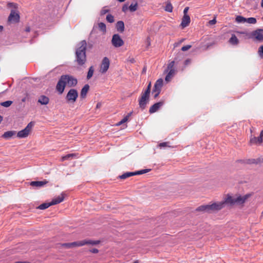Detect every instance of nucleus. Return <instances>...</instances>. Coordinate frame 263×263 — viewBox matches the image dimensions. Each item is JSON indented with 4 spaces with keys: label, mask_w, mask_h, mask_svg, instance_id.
<instances>
[{
    "label": "nucleus",
    "mask_w": 263,
    "mask_h": 263,
    "mask_svg": "<svg viewBox=\"0 0 263 263\" xmlns=\"http://www.w3.org/2000/svg\"><path fill=\"white\" fill-rule=\"evenodd\" d=\"M249 196V195H246L243 196L239 195L237 197H233L228 195L224 201L218 203L214 202L211 204L202 205L196 208L195 211L210 213L222 209L226 203L231 205L234 204L241 205L245 202Z\"/></svg>",
    "instance_id": "1"
},
{
    "label": "nucleus",
    "mask_w": 263,
    "mask_h": 263,
    "mask_svg": "<svg viewBox=\"0 0 263 263\" xmlns=\"http://www.w3.org/2000/svg\"><path fill=\"white\" fill-rule=\"evenodd\" d=\"M87 43L85 40L82 41L78 45L76 50V60L77 65L83 66L86 62V50Z\"/></svg>",
    "instance_id": "2"
},
{
    "label": "nucleus",
    "mask_w": 263,
    "mask_h": 263,
    "mask_svg": "<svg viewBox=\"0 0 263 263\" xmlns=\"http://www.w3.org/2000/svg\"><path fill=\"white\" fill-rule=\"evenodd\" d=\"M64 197L63 194H61V196H59L58 197L53 199L50 202H46L43 203L41 204H40L38 206V209L40 210H45L49 208V206L55 205L58 203H60V202H62L64 200Z\"/></svg>",
    "instance_id": "3"
},
{
    "label": "nucleus",
    "mask_w": 263,
    "mask_h": 263,
    "mask_svg": "<svg viewBox=\"0 0 263 263\" xmlns=\"http://www.w3.org/2000/svg\"><path fill=\"white\" fill-rule=\"evenodd\" d=\"M100 242V240H93L91 239H84L80 241H74L71 242V247L76 248L83 246L85 245H91L92 246L97 245L99 244Z\"/></svg>",
    "instance_id": "4"
},
{
    "label": "nucleus",
    "mask_w": 263,
    "mask_h": 263,
    "mask_svg": "<svg viewBox=\"0 0 263 263\" xmlns=\"http://www.w3.org/2000/svg\"><path fill=\"white\" fill-rule=\"evenodd\" d=\"M78 97V92L76 89H70L66 96V100L68 103H74Z\"/></svg>",
    "instance_id": "5"
},
{
    "label": "nucleus",
    "mask_w": 263,
    "mask_h": 263,
    "mask_svg": "<svg viewBox=\"0 0 263 263\" xmlns=\"http://www.w3.org/2000/svg\"><path fill=\"white\" fill-rule=\"evenodd\" d=\"M66 76H61L56 86V89L60 94H62L66 85Z\"/></svg>",
    "instance_id": "6"
},
{
    "label": "nucleus",
    "mask_w": 263,
    "mask_h": 263,
    "mask_svg": "<svg viewBox=\"0 0 263 263\" xmlns=\"http://www.w3.org/2000/svg\"><path fill=\"white\" fill-rule=\"evenodd\" d=\"M149 100V96L142 92L141 97L139 99L140 108L143 110L146 107Z\"/></svg>",
    "instance_id": "7"
},
{
    "label": "nucleus",
    "mask_w": 263,
    "mask_h": 263,
    "mask_svg": "<svg viewBox=\"0 0 263 263\" xmlns=\"http://www.w3.org/2000/svg\"><path fill=\"white\" fill-rule=\"evenodd\" d=\"M111 43L116 48L120 47L123 45L124 41L118 34H115L112 35Z\"/></svg>",
    "instance_id": "8"
},
{
    "label": "nucleus",
    "mask_w": 263,
    "mask_h": 263,
    "mask_svg": "<svg viewBox=\"0 0 263 263\" xmlns=\"http://www.w3.org/2000/svg\"><path fill=\"white\" fill-rule=\"evenodd\" d=\"M20 16L18 12L15 9L11 10L10 14L8 17V21L11 23H16L20 21Z\"/></svg>",
    "instance_id": "9"
},
{
    "label": "nucleus",
    "mask_w": 263,
    "mask_h": 263,
    "mask_svg": "<svg viewBox=\"0 0 263 263\" xmlns=\"http://www.w3.org/2000/svg\"><path fill=\"white\" fill-rule=\"evenodd\" d=\"M110 64L109 60L107 57H104L101 64L100 72L105 73L109 68Z\"/></svg>",
    "instance_id": "10"
},
{
    "label": "nucleus",
    "mask_w": 263,
    "mask_h": 263,
    "mask_svg": "<svg viewBox=\"0 0 263 263\" xmlns=\"http://www.w3.org/2000/svg\"><path fill=\"white\" fill-rule=\"evenodd\" d=\"M251 36L252 38H254L257 41H263V29L258 28L252 31Z\"/></svg>",
    "instance_id": "11"
},
{
    "label": "nucleus",
    "mask_w": 263,
    "mask_h": 263,
    "mask_svg": "<svg viewBox=\"0 0 263 263\" xmlns=\"http://www.w3.org/2000/svg\"><path fill=\"white\" fill-rule=\"evenodd\" d=\"M163 85V80L162 79H159L156 82L154 87L153 88V91H157V93H156L154 96V99H156L158 97L161 92V89Z\"/></svg>",
    "instance_id": "12"
},
{
    "label": "nucleus",
    "mask_w": 263,
    "mask_h": 263,
    "mask_svg": "<svg viewBox=\"0 0 263 263\" xmlns=\"http://www.w3.org/2000/svg\"><path fill=\"white\" fill-rule=\"evenodd\" d=\"M66 84H68L69 87H74L77 85L78 83V80L76 78H74L72 76L65 74Z\"/></svg>",
    "instance_id": "13"
},
{
    "label": "nucleus",
    "mask_w": 263,
    "mask_h": 263,
    "mask_svg": "<svg viewBox=\"0 0 263 263\" xmlns=\"http://www.w3.org/2000/svg\"><path fill=\"white\" fill-rule=\"evenodd\" d=\"M164 104L163 101H160L153 104L149 109V112L150 114H153L158 110V109L162 107Z\"/></svg>",
    "instance_id": "14"
},
{
    "label": "nucleus",
    "mask_w": 263,
    "mask_h": 263,
    "mask_svg": "<svg viewBox=\"0 0 263 263\" xmlns=\"http://www.w3.org/2000/svg\"><path fill=\"white\" fill-rule=\"evenodd\" d=\"M48 183L46 180L43 181H33L29 183L30 185L32 186H35L37 188L41 187Z\"/></svg>",
    "instance_id": "15"
},
{
    "label": "nucleus",
    "mask_w": 263,
    "mask_h": 263,
    "mask_svg": "<svg viewBox=\"0 0 263 263\" xmlns=\"http://www.w3.org/2000/svg\"><path fill=\"white\" fill-rule=\"evenodd\" d=\"M262 142V140L260 136L258 137L251 136L249 143L251 145H252L254 144H260Z\"/></svg>",
    "instance_id": "16"
},
{
    "label": "nucleus",
    "mask_w": 263,
    "mask_h": 263,
    "mask_svg": "<svg viewBox=\"0 0 263 263\" xmlns=\"http://www.w3.org/2000/svg\"><path fill=\"white\" fill-rule=\"evenodd\" d=\"M191 22L190 17L189 15H183L182 21L181 23V26L182 28L187 27Z\"/></svg>",
    "instance_id": "17"
},
{
    "label": "nucleus",
    "mask_w": 263,
    "mask_h": 263,
    "mask_svg": "<svg viewBox=\"0 0 263 263\" xmlns=\"http://www.w3.org/2000/svg\"><path fill=\"white\" fill-rule=\"evenodd\" d=\"M89 89V86L88 84H85L82 88L80 93V97L82 99L86 98L87 93Z\"/></svg>",
    "instance_id": "18"
},
{
    "label": "nucleus",
    "mask_w": 263,
    "mask_h": 263,
    "mask_svg": "<svg viewBox=\"0 0 263 263\" xmlns=\"http://www.w3.org/2000/svg\"><path fill=\"white\" fill-rule=\"evenodd\" d=\"M49 102V98L45 95H41L38 99V102L41 105H47Z\"/></svg>",
    "instance_id": "19"
},
{
    "label": "nucleus",
    "mask_w": 263,
    "mask_h": 263,
    "mask_svg": "<svg viewBox=\"0 0 263 263\" xmlns=\"http://www.w3.org/2000/svg\"><path fill=\"white\" fill-rule=\"evenodd\" d=\"M116 28L118 32H123L124 31V23L122 21H118L116 24Z\"/></svg>",
    "instance_id": "20"
},
{
    "label": "nucleus",
    "mask_w": 263,
    "mask_h": 263,
    "mask_svg": "<svg viewBox=\"0 0 263 263\" xmlns=\"http://www.w3.org/2000/svg\"><path fill=\"white\" fill-rule=\"evenodd\" d=\"M16 134L15 131L10 130V131H7L4 133V134L2 135V137L6 139H8L12 137V136H14Z\"/></svg>",
    "instance_id": "21"
},
{
    "label": "nucleus",
    "mask_w": 263,
    "mask_h": 263,
    "mask_svg": "<svg viewBox=\"0 0 263 263\" xmlns=\"http://www.w3.org/2000/svg\"><path fill=\"white\" fill-rule=\"evenodd\" d=\"M167 73L165 78V80L166 82H169L171 78L175 75V69H171L168 70L167 72Z\"/></svg>",
    "instance_id": "22"
},
{
    "label": "nucleus",
    "mask_w": 263,
    "mask_h": 263,
    "mask_svg": "<svg viewBox=\"0 0 263 263\" xmlns=\"http://www.w3.org/2000/svg\"><path fill=\"white\" fill-rule=\"evenodd\" d=\"M29 133L27 132V130L23 129L19 131L17 133V137L20 138H24L27 137L29 135Z\"/></svg>",
    "instance_id": "23"
},
{
    "label": "nucleus",
    "mask_w": 263,
    "mask_h": 263,
    "mask_svg": "<svg viewBox=\"0 0 263 263\" xmlns=\"http://www.w3.org/2000/svg\"><path fill=\"white\" fill-rule=\"evenodd\" d=\"M229 42L232 45H236L239 43V40L237 36L234 34H233L229 40Z\"/></svg>",
    "instance_id": "24"
},
{
    "label": "nucleus",
    "mask_w": 263,
    "mask_h": 263,
    "mask_svg": "<svg viewBox=\"0 0 263 263\" xmlns=\"http://www.w3.org/2000/svg\"><path fill=\"white\" fill-rule=\"evenodd\" d=\"M135 175V172H126L123 174L119 176V178L121 179H125L128 177Z\"/></svg>",
    "instance_id": "25"
},
{
    "label": "nucleus",
    "mask_w": 263,
    "mask_h": 263,
    "mask_svg": "<svg viewBox=\"0 0 263 263\" xmlns=\"http://www.w3.org/2000/svg\"><path fill=\"white\" fill-rule=\"evenodd\" d=\"M132 114V112H130L129 113H128L127 115H126L125 117H124L120 121L118 122L116 124V125L120 126L121 124L125 123L128 120L129 117L131 116Z\"/></svg>",
    "instance_id": "26"
},
{
    "label": "nucleus",
    "mask_w": 263,
    "mask_h": 263,
    "mask_svg": "<svg viewBox=\"0 0 263 263\" xmlns=\"http://www.w3.org/2000/svg\"><path fill=\"white\" fill-rule=\"evenodd\" d=\"M173 8V7L171 2H167L164 8L165 11L168 12H172Z\"/></svg>",
    "instance_id": "27"
},
{
    "label": "nucleus",
    "mask_w": 263,
    "mask_h": 263,
    "mask_svg": "<svg viewBox=\"0 0 263 263\" xmlns=\"http://www.w3.org/2000/svg\"><path fill=\"white\" fill-rule=\"evenodd\" d=\"M261 162V158L250 159L247 160V163L248 164H258Z\"/></svg>",
    "instance_id": "28"
},
{
    "label": "nucleus",
    "mask_w": 263,
    "mask_h": 263,
    "mask_svg": "<svg viewBox=\"0 0 263 263\" xmlns=\"http://www.w3.org/2000/svg\"><path fill=\"white\" fill-rule=\"evenodd\" d=\"M236 22H237L238 23H243L246 22V18L244 17L243 16H242L241 15H238L236 17Z\"/></svg>",
    "instance_id": "29"
},
{
    "label": "nucleus",
    "mask_w": 263,
    "mask_h": 263,
    "mask_svg": "<svg viewBox=\"0 0 263 263\" xmlns=\"http://www.w3.org/2000/svg\"><path fill=\"white\" fill-rule=\"evenodd\" d=\"M93 72H94L93 67L92 66H91L89 68L88 71L87 72V79L88 80L90 79L92 77Z\"/></svg>",
    "instance_id": "30"
},
{
    "label": "nucleus",
    "mask_w": 263,
    "mask_h": 263,
    "mask_svg": "<svg viewBox=\"0 0 263 263\" xmlns=\"http://www.w3.org/2000/svg\"><path fill=\"white\" fill-rule=\"evenodd\" d=\"M138 8V3L136 2L135 4L132 3L129 6V10L131 12H134L137 10Z\"/></svg>",
    "instance_id": "31"
},
{
    "label": "nucleus",
    "mask_w": 263,
    "mask_h": 263,
    "mask_svg": "<svg viewBox=\"0 0 263 263\" xmlns=\"http://www.w3.org/2000/svg\"><path fill=\"white\" fill-rule=\"evenodd\" d=\"M58 245H59L61 247L65 248V249H67L72 248L71 242L63 243H58Z\"/></svg>",
    "instance_id": "32"
},
{
    "label": "nucleus",
    "mask_w": 263,
    "mask_h": 263,
    "mask_svg": "<svg viewBox=\"0 0 263 263\" xmlns=\"http://www.w3.org/2000/svg\"><path fill=\"white\" fill-rule=\"evenodd\" d=\"M98 27L100 30H101L103 32H106V27L105 23L103 22L99 23L98 24Z\"/></svg>",
    "instance_id": "33"
},
{
    "label": "nucleus",
    "mask_w": 263,
    "mask_h": 263,
    "mask_svg": "<svg viewBox=\"0 0 263 263\" xmlns=\"http://www.w3.org/2000/svg\"><path fill=\"white\" fill-rule=\"evenodd\" d=\"M169 142H164L160 143L158 145V147L160 148H164L165 147H171V146L169 145Z\"/></svg>",
    "instance_id": "34"
},
{
    "label": "nucleus",
    "mask_w": 263,
    "mask_h": 263,
    "mask_svg": "<svg viewBox=\"0 0 263 263\" xmlns=\"http://www.w3.org/2000/svg\"><path fill=\"white\" fill-rule=\"evenodd\" d=\"M13 103V101L8 100L5 102H3L0 103V105L5 107H9Z\"/></svg>",
    "instance_id": "35"
},
{
    "label": "nucleus",
    "mask_w": 263,
    "mask_h": 263,
    "mask_svg": "<svg viewBox=\"0 0 263 263\" xmlns=\"http://www.w3.org/2000/svg\"><path fill=\"white\" fill-rule=\"evenodd\" d=\"M174 64H175V60L170 62L168 64L167 66V68L165 70V72H167L168 71V70L175 69L174 68Z\"/></svg>",
    "instance_id": "36"
},
{
    "label": "nucleus",
    "mask_w": 263,
    "mask_h": 263,
    "mask_svg": "<svg viewBox=\"0 0 263 263\" xmlns=\"http://www.w3.org/2000/svg\"><path fill=\"white\" fill-rule=\"evenodd\" d=\"M151 171V169H144L140 171L135 172V175H142L147 172H149Z\"/></svg>",
    "instance_id": "37"
},
{
    "label": "nucleus",
    "mask_w": 263,
    "mask_h": 263,
    "mask_svg": "<svg viewBox=\"0 0 263 263\" xmlns=\"http://www.w3.org/2000/svg\"><path fill=\"white\" fill-rule=\"evenodd\" d=\"M34 123L32 121L29 122L27 125L26 126V127L24 128L25 130H27V132L29 133L30 132L31 129L32 128V127L34 126Z\"/></svg>",
    "instance_id": "38"
},
{
    "label": "nucleus",
    "mask_w": 263,
    "mask_h": 263,
    "mask_svg": "<svg viewBox=\"0 0 263 263\" xmlns=\"http://www.w3.org/2000/svg\"><path fill=\"white\" fill-rule=\"evenodd\" d=\"M256 22V19L255 17H251L247 18H246V22L249 24H254Z\"/></svg>",
    "instance_id": "39"
},
{
    "label": "nucleus",
    "mask_w": 263,
    "mask_h": 263,
    "mask_svg": "<svg viewBox=\"0 0 263 263\" xmlns=\"http://www.w3.org/2000/svg\"><path fill=\"white\" fill-rule=\"evenodd\" d=\"M151 83H149L148 86H147L146 89L144 90V92H142L143 93L150 96L151 93Z\"/></svg>",
    "instance_id": "40"
},
{
    "label": "nucleus",
    "mask_w": 263,
    "mask_h": 263,
    "mask_svg": "<svg viewBox=\"0 0 263 263\" xmlns=\"http://www.w3.org/2000/svg\"><path fill=\"white\" fill-rule=\"evenodd\" d=\"M106 20L110 23H113L114 22V17L111 14H109L106 16Z\"/></svg>",
    "instance_id": "41"
},
{
    "label": "nucleus",
    "mask_w": 263,
    "mask_h": 263,
    "mask_svg": "<svg viewBox=\"0 0 263 263\" xmlns=\"http://www.w3.org/2000/svg\"><path fill=\"white\" fill-rule=\"evenodd\" d=\"M76 155L74 154H67L62 157L63 160H66L69 159L70 158H72L75 157Z\"/></svg>",
    "instance_id": "42"
},
{
    "label": "nucleus",
    "mask_w": 263,
    "mask_h": 263,
    "mask_svg": "<svg viewBox=\"0 0 263 263\" xmlns=\"http://www.w3.org/2000/svg\"><path fill=\"white\" fill-rule=\"evenodd\" d=\"M191 47H192L191 45H187L183 46L181 48V50L182 51H187V50L190 49Z\"/></svg>",
    "instance_id": "43"
},
{
    "label": "nucleus",
    "mask_w": 263,
    "mask_h": 263,
    "mask_svg": "<svg viewBox=\"0 0 263 263\" xmlns=\"http://www.w3.org/2000/svg\"><path fill=\"white\" fill-rule=\"evenodd\" d=\"M129 9V6L127 4H124L122 8V11L124 12H126V11Z\"/></svg>",
    "instance_id": "44"
},
{
    "label": "nucleus",
    "mask_w": 263,
    "mask_h": 263,
    "mask_svg": "<svg viewBox=\"0 0 263 263\" xmlns=\"http://www.w3.org/2000/svg\"><path fill=\"white\" fill-rule=\"evenodd\" d=\"M109 11V9H105V8H103L100 12V14H101V15H103L105 14L106 13H108Z\"/></svg>",
    "instance_id": "45"
},
{
    "label": "nucleus",
    "mask_w": 263,
    "mask_h": 263,
    "mask_svg": "<svg viewBox=\"0 0 263 263\" xmlns=\"http://www.w3.org/2000/svg\"><path fill=\"white\" fill-rule=\"evenodd\" d=\"M258 53L261 57H263V45L259 48Z\"/></svg>",
    "instance_id": "46"
},
{
    "label": "nucleus",
    "mask_w": 263,
    "mask_h": 263,
    "mask_svg": "<svg viewBox=\"0 0 263 263\" xmlns=\"http://www.w3.org/2000/svg\"><path fill=\"white\" fill-rule=\"evenodd\" d=\"M8 7H13L14 8L16 9L17 4L13 3H10L8 4Z\"/></svg>",
    "instance_id": "47"
},
{
    "label": "nucleus",
    "mask_w": 263,
    "mask_h": 263,
    "mask_svg": "<svg viewBox=\"0 0 263 263\" xmlns=\"http://www.w3.org/2000/svg\"><path fill=\"white\" fill-rule=\"evenodd\" d=\"M216 18H213V20H210L209 22V24L211 25H214L215 24H216Z\"/></svg>",
    "instance_id": "48"
},
{
    "label": "nucleus",
    "mask_w": 263,
    "mask_h": 263,
    "mask_svg": "<svg viewBox=\"0 0 263 263\" xmlns=\"http://www.w3.org/2000/svg\"><path fill=\"white\" fill-rule=\"evenodd\" d=\"M89 251L92 253H98L99 252V250L96 248H93L92 249L89 250Z\"/></svg>",
    "instance_id": "49"
},
{
    "label": "nucleus",
    "mask_w": 263,
    "mask_h": 263,
    "mask_svg": "<svg viewBox=\"0 0 263 263\" xmlns=\"http://www.w3.org/2000/svg\"><path fill=\"white\" fill-rule=\"evenodd\" d=\"M189 9V8L188 7H186L184 9V10H183L184 15H187V13Z\"/></svg>",
    "instance_id": "50"
},
{
    "label": "nucleus",
    "mask_w": 263,
    "mask_h": 263,
    "mask_svg": "<svg viewBox=\"0 0 263 263\" xmlns=\"http://www.w3.org/2000/svg\"><path fill=\"white\" fill-rule=\"evenodd\" d=\"M190 62V61L189 59H186V60H185L184 61V64L185 65H187Z\"/></svg>",
    "instance_id": "51"
},
{
    "label": "nucleus",
    "mask_w": 263,
    "mask_h": 263,
    "mask_svg": "<svg viewBox=\"0 0 263 263\" xmlns=\"http://www.w3.org/2000/svg\"><path fill=\"white\" fill-rule=\"evenodd\" d=\"M260 137H261V139L263 138V130H262L260 133Z\"/></svg>",
    "instance_id": "52"
},
{
    "label": "nucleus",
    "mask_w": 263,
    "mask_h": 263,
    "mask_svg": "<svg viewBox=\"0 0 263 263\" xmlns=\"http://www.w3.org/2000/svg\"><path fill=\"white\" fill-rule=\"evenodd\" d=\"M129 61L132 63H134L135 62V60L134 59V58H132Z\"/></svg>",
    "instance_id": "53"
},
{
    "label": "nucleus",
    "mask_w": 263,
    "mask_h": 263,
    "mask_svg": "<svg viewBox=\"0 0 263 263\" xmlns=\"http://www.w3.org/2000/svg\"><path fill=\"white\" fill-rule=\"evenodd\" d=\"M30 27H27V28H26V29H25V31H26V32H29V31H30Z\"/></svg>",
    "instance_id": "54"
},
{
    "label": "nucleus",
    "mask_w": 263,
    "mask_h": 263,
    "mask_svg": "<svg viewBox=\"0 0 263 263\" xmlns=\"http://www.w3.org/2000/svg\"><path fill=\"white\" fill-rule=\"evenodd\" d=\"M146 68L144 67L142 70V73H145L146 72Z\"/></svg>",
    "instance_id": "55"
},
{
    "label": "nucleus",
    "mask_w": 263,
    "mask_h": 263,
    "mask_svg": "<svg viewBox=\"0 0 263 263\" xmlns=\"http://www.w3.org/2000/svg\"><path fill=\"white\" fill-rule=\"evenodd\" d=\"M3 120V117L2 116L0 115V124L1 123L2 121Z\"/></svg>",
    "instance_id": "56"
},
{
    "label": "nucleus",
    "mask_w": 263,
    "mask_h": 263,
    "mask_svg": "<svg viewBox=\"0 0 263 263\" xmlns=\"http://www.w3.org/2000/svg\"><path fill=\"white\" fill-rule=\"evenodd\" d=\"M3 30V27L1 25H0V32L2 31Z\"/></svg>",
    "instance_id": "57"
},
{
    "label": "nucleus",
    "mask_w": 263,
    "mask_h": 263,
    "mask_svg": "<svg viewBox=\"0 0 263 263\" xmlns=\"http://www.w3.org/2000/svg\"><path fill=\"white\" fill-rule=\"evenodd\" d=\"M120 3H122L125 1L126 0H118Z\"/></svg>",
    "instance_id": "58"
},
{
    "label": "nucleus",
    "mask_w": 263,
    "mask_h": 263,
    "mask_svg": "<svg viewBox=\"0 0 263 263\" xmlns=\"http://www.w3.org/2000/svg\"><path fill=\"white\" fill-rule=\"evenodd\" d=\"M261 7L263 8V0H261Z\"/></svg>",
    "instance_id": "59"
},
{
    "label": "nucleus",
    "mask_w": 263,
    "mask_h": 263,
    "mask_svg": "<svg viewBox=\"0 0 263 263\" xmlns=\"http://www.w3.org/2000/svg\"><path fill=\"white\" fill-rule=\"evenodd\" d=\"M138 262H139L138 260H136L134 262H133V263H138Z\"/></svg>",
    "instance_id": "60"
},
{
    "label": "nucleus",
    "mask_w": 263,
    "mask_h": 263,
    "mask_svg": "<svg viewBox=\"0 0 263 263\" xmlns=\"http://www.w3.org/2000/svg\"><path fill=\"white\" fill-rule=\"evenodd\" d=\"M157 92H158V91H157V90H156V91H153H153H152V92H153V93H155V94L156 93H157Z\"/></svg>",
    "instance_id": "61"
},
{
    "label": "nucleus",
    "mask_w": 263,
    "mask_h": 263,
    "mask_svg": "<svg viewBox=\"0 0 263 263\" xmlns=\"http://www.w3.org/2000/svg\"><path fill=\"white\" fill-rule=\"evenodd\" d=\"M263 162V158H261V162Z\"/></svg>",
    "instance_id": "62"
},
{
    "label": "nucleus",
    "mask_w": 263,
    "mask_h": 263,
    "mask_svg": "<svg viewBox=\"0 0 263 263\" xmlns=\"http://www.w3.org/2000/svg\"><path fill=\"white\" fill-rule=\"evenodd\" d=\"M25 101V98H24V99H22V101H23V102H24Z\"/></svg>",
    "instance_id": "63"
},
{
    "label": "nucleus",
    "mask_w": 263,
    "mask_h": 263,
    "mask_svg": "<svg viewBox=\"0 0 263 263\" xmlns=\"http://www.w3.org/2000/svg\"><path fill=\"white\" fill-rule=\"evenodd\" d=\"M261 217H263V211L261 212Z\"/></svg>",
    "instance_id": "64"
}]
</instances>
